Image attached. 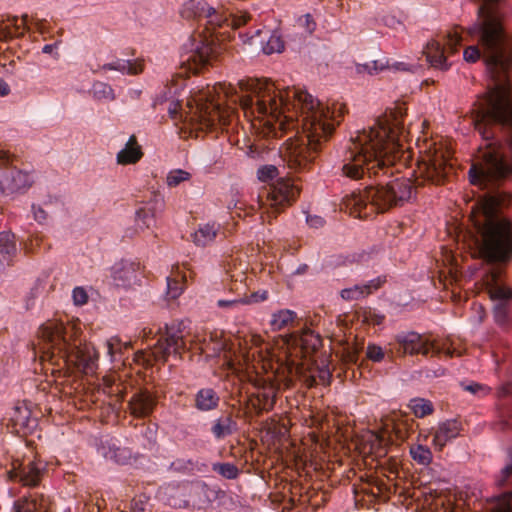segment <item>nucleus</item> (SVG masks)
Here are the masks:
<instances>
[{
    "instance_id": "nucleus-18",
    "label": "nucleus",
    "mask_w": 512,
    "mask_h": 512,
    "mask_svg": "<svg viewBox=\"0 0 512 512\" xmlns=\"http://www.w3.org/2000/svg\"><path fill=\"white\" fill-rule=\"evenodd\" d=\"M495 485L508 490L494 498L491 512H512V458L495 476Z\"/></svg>"
},
{
    "instance_id": "nucleus-47",
    "label": "nucleus",
    "mask_w": 512,
    "mask_h": 512,
    "mask_svg": "<svg viewBox=\"0 0 512 512\" xmlns=\"http://www.w3.org/2000/svg\"><path fill=\"white\" fill-rule=\"evenodd\" d=\"M385 440L381 437H376L375 441L371 445L372 453L376 458H382L387 455V447Z\"/></svg>"
},
{
    "instance_id": "nucleus-62",
    "label": "nucleus",
    "mask_w": 512,
    "mask_h": 512,
    "mask_svg": "<svg viewBox=\"0 0 512 512\" xmlns=\"http://www.w3.org/2000/svg\"><path fill=\"white\" fill-rule=\"evenodd\" d=\"M9 92V85L4 80H0V96H6Z\"/></svg>"
},
{
    "instance_id": "nucleus-4",
    "label": "nucleus",
    "mask_w": 512,
    "mask_h": 512,
    "mask_svg": "<svg viewBox=\"0 0 512 512\" xmlns=\"http://www.w3.org/2000/svg\"><path fill=\"white\" fill-rule=\"evenodd\" d=\"M67 329L58 320L43 323L38 330L37 343H33L34 354H39L42 361L59 365V360H62L86 374L93 373L98 361L96 350L87 344L72 343Z\"/></svg>"
},
{
    "instance_id": "nucleus-59",
    "label": "nucleus",
    "mask_w": 512,
    "mask_h": 512,
    "mask_svg": "<svg viewBox=\"0 0 512 512\" xmlns=\"http://www.w3.org/2000/svg\"><path fill=\"white\" fill-rule=\"evenodd\" d=\"M267 298H268V292L267 291L256 292V293H253L251 295V301H253V302L264 301Z\"/></svg>"
},
{
    "instance_id": "nucleus-52",
    "label": "nucleus",
    "mask_w": 512,
    "mask_h": 512,
    "mask_svg": "<svg viewBox=\"0 0 512 512\" xmlns=\"http://www.w3.org/2000/svg\"><path fill=\"white\" fill-rule=\"evenodd\" d=\"M384 282H385V279L378 277L376 279L369 281L365 285H361V287L364 289L363 292H364L365 296L371 294L374 290L379 289Z\"/></svg>"
},
{
    "instance_id": "nucleus-14",
    "label": "nucleus",
    "mask_w": 512,
    "mask_h": 512,
    "mask_svg": "<svg viewBox=\"0 0 512 512\" xmlns=\"http://www.w3.org/2000/svg\"><path fill=\"white\" fill-rule=\"evenodd\" d=\"M182 16L184 18H197L206 19L207 24L215 27H221L224 23H228L232 27H240L247 23L249 15L247 13H241L240 15L234 16L231 19L223 17L213 7L209 6L204 0H188L185 2L182 8Z\"/></svg>"
},
{
    "instance_id": "nucleus-25",
    "label": "nucleus",
    "mask_w": 512,
    "mask_h": 512,
    "mask_svg": "<svg viewBox=\"0 0 512 512\" xmlns=\"http://www.w3.org/2000/svg\"><path fill=\"white\" fill-rule=\"evenodd\" d=\"M220 397L213 388H201L194 397V407L201 412H209L218 408Z\"/></svg>"
},
{
    "instance_id": "nucleus-56",
    "label": "nucleus",
    "mask_w": 512,
    "mask_h": 512,
    "mask_svg": "<svg viewBox=\"0 0 512 512\" xmlns=\"http://www.w3.org/2000/svg\"><path fill=\"white\" fill-rule=\"evenodd\" d=\"M499 397L512 396V382L502 385L498 390Z\"/></svg>"
},
{
    "instance_id": "nucleus-32",
    "label": "nucleus",
    "mask_w": 512,
    "mask_h": 512,
    "mask_svg": "<svg viewBox=\"0 0 512 512\" xmlns=\"http://www.w3.org/2000/svg\"><path fill=\"white\" fill-rule=\"evenodd\" d=\"M105 70H117L126 74H138L143 70L142 63L130 60H116L103 66Z\"/></svg>"
},
{
    "instance_id": "nucleus-46",
    "label": "nucleus",
    "mask_w": 512,
    "mask_h": 512,
    "mask_svg": "<svg viewBox=\"0 0 512 512\" xmlns=\"http://www.w3.org/2000/svg\"><path fill=\"white\" fill-rule=\"evenodd\" d=\"M364 289L361 287V285H355L352 288H346L341 291V297L344 300H356L360 297H364Z\"/></svg>"
},
{
    "instance_id": "nucleus-33",
    "label": "nucleus",
    "mask_w": 512,
    "mask_h": 512,
    "mask_svg": "<svg viewBox=\"0 0 512 512\" xmlns=\"http://www.w3.org/2000/svg\"><path fill=\"white\" fill-rule=\"evenodd\" d=\"M16 251L15 236L10 231L0 233V263L8 261Z\"/></svg>"
},
{
    "instance_id": "nucleus-27",
    "label": "nucleus",
    "mask_w": 512,
    "mask_h": 512,
    "mask_svg": "<svg viewBox=\"0 0 512 512\" xmlns=\"http://www.w3.org/2000/svg\"><path fill=\"white\" fill-rule=\"evenodd\" d=\"M461 430V425L457 420H447L441 423L434 433L433 441L435 445L442 448L446 443L456 438Z\"/></svg>"
},
{
    "instance_id": "nucleus-22",
    "label": "nucleus",
    "mask_w": 512,
    "mask_h": 512,
    "mask_svg": "<svg viewBox=\"0 0 512 512\" xmlns=\"http://www.w3.org/2000/svg\"><path fill=\"white\" fill-rule=\"evenodd\" d=\"M157 404L156 397L146 389L139 390L129 400L131 414L138 418L149 416Z\"/></svg>"
},
{
    "instance_id": "nucleus-44",
    "label": "nucleus",
    "mask_w": 512,
    "mask_h": 512,
    "mask_svg": "<svg viewBox=\"0 0 512 512\" xmlns=\"http://www.w3.org/2000/svg\"><path fill=\"white\" fill-rule=\"evenodd\" d=\"M494 319L499 324H504L508 318V302L502 301L495 304L494 309Z\"/></svg>"
},
{
    "instance_id": "nucleus-21",
    "label": "nucleus",
    "mask_w": 512,
    "mask_h": 512,
    "mask_svg": "<svg viewBox=\"0 0 512 512\" xmlns=\"http://www.w3.org/2000/svg\"><path fill=\"white\" fill-rule=\"evenodd\" d=\"M139 269V263L121 260L111 268V276L117 286L126 288L137 282Z\"/></svg>"
},
{
    "instance_id": "nucleus-58",
    "label": "nucleus",
    "mask_w": 512,
    "mask_h": 512,
    "mask_svg": "<svg viewBox=\"0 0 512 512\" xmlns=\"http://www.w3.org/2000/svg\"><path fill=\"white\" fill-rule=\"evenodd\" d=\"M191 461H183V460H177V461H174L172 464H171V468L177 470V471H182V470H185L188 468V465H191Z\"/></svg>"
},
{
    "instance_id": "nucleus-40",
    "label": "nucleus",
    "mask_w": 512,
    "mask_h": 512,
    "mask_svg": "<svg viewBox=\"0 0 512 512\" xmlns=\"http://www.w3.org/2000/svg\"><path fill=\"white\" fill-rule=\"evenodd\" d=\"M361 351V348L356 344H348L346 343L341 351V359L347 365H354L358 361V356Z\"/></svg>"
},
{
    "instance_id": "nucleus-49",
    "label": "nucleus",
    "mask_w": 512,
    "mask_h": 512,
    "mask_svg": "<svg viewBox=\"0 0 512 512\" xmlns=\"http://www.w3.org/2000/svg\"><path fill=\"white\" fill-rule=\"evenodd\" d=\"M462 387L465 391L474 395H486L490 391L488 387L479 383L462 384Z\"/></svg>"
},
{
    "instance_id": "nucleus-15",
    "label": "nucleus",
    "mask_w": 512,
    "mask_h": 512,
    "mask_svg": "<svg viewBox=\"0 0 512 512\" xmlns=\"http://www.w3.org/2000/svg\"><path fill=\"white\" fill-rule=\"evenodd\" d=\"M256 391L248 397V408L255 416L271 411L276 403L278 388L268 380H257Z\"/></svg>"
},
{
    "instance_id": "nucleus-43",
    "label": "nucleus",
    "mask_w": 512,
    "mask_h": 512,
    "mask_svg": "<svg viewBox=\"0 0 512 512\" xmlns=\"http://www.w3.org/2000/svg\"><path fill=\"white\" fill-rule=\"evenodd\" d=\"M108 354L114 357L117 353H121L122 348L129 349L131 347L130 342L122 343L120 338L112 337L106 342Z\"/></svg>"
},
{
    "instance_id": "nucleus-7",
    "label": "nucleus",
    "mask_w": 512,
    "mask_h": 512,
    "mask_svg": "<svg viewBox=\"0 0 512 512\" xmlns=\"http://www.w3.org/2000/svg\"><path fill=\"white\" fill-rule=\"evenodd\" d=\"M181 323L165 324L164 332L158 329L161 334L157 343L149 350H139L134 354V361L148 368L154 363H165L170 355L181 359L185 351V341L181 330Z\"/></svg>"
},
{
    "instance_id": "nucleus-55",
    "label": "nucleus",
    "mask_w": 512,
    "mask_h": 512,
    "mask_svg": "<svg viewBox=\"0 0 512 512\" xmlns=\"http://www.w3.org/2000/svg\"><path fill=\"white\" fill-rule=\"evenodd\" d=\"M363 70L367 71L369 74L377 73L378 71L383 70V66H378L377 61H373L371 63H367L362 65Z\"/></svg>"
},
{
    "instance_id": "nucleus-64",
    "label": "nucleus",
    "mask_w": 512,
    "mask_h": 512,
    "mask_svg": "<svg viewBox=\"0 0 512 512\" xmlns=\"http://www.w3.org/2000/svg\"><path fill=\"white\" fill-rule=\"evenodd\" d=\"M153 335V330L151 328H144L142 330V338L149 339Z\"/></svg>"
},
{
    "instance_id": "nucleus-51",
    "label": "nucleus",
    "mask_w": 512,
    "mask_h": 512,
    "mask_svg": "<svg viewBox=\"0 0 512 512\" xmlns=\"http://www.w3.org/2000/svg\"><path fill=\"white\" fill-rule=\"evenodd\" d=\"M384 315L378 314L375 311L369 310L364 313V322L372 325H380L384 321Z\"/></svg>"
},
{
    "instance_id": "nucleus-54",
    "label": "nucleus",
    "mask_w": 512,
    "mask_h": 512,
    "mask_svg": "<svg viewBox=\"0 0 512 512\" xmlns=\"http://www.w3.org/2000/svg\"><path fill=\"white\" fill-rule=\"evenodd\" d=\"M375 487L377 489L378 494H381L382 496L389 498V494L392 492L391 486L387 485L383 481H377Z\"/></svg>"
},
{
    "instance_id": "nucleus-23",
    "label": "nucleus",
    "mask_w": 512,
    "mask_h": 512,
    "mask_svg": "<svg viewBox=\"0 0 512 512\" xmlns=\"http://www.w3.org/2000/svg\"><path fill=\"white\" fill-rule=\"evenodd\" d=\"M10 422L18 434L31 432L37 426V419L31 416V410L26 405H16L12 409Z\"/></svg>"
},
{
    "instance_id": "nucleus-41",
    "label": "nucleus",
    "mask_w": 512,
    "mask_h": 512,
    "mask_svg": "<svg viewBox=\"0 0 512 512\" xmlns=\"http://www.w3.org/2000/svg\"><path fill=\"white\" fill-rule=\"evenodd\" d=\"M490 298L498 302H508L512 298V290L509 288L498 286L497 284L490 285L489 287Z\"/></svg>"
},
{
    "instance_id": "nucleus-42",
    "label": "nucleus",
    "mask_w": 512,
    "mask_h": 512,
    "mask_svg": "<svg viewBox=\"0 0 512 512\" xmlns=\"http://www.w3.org/2000/svg\"><path fill=\"white\" fill-rule=\"evenodd\" d=\"M104 456L118 464H124L129 459V451L125 448L109 447Z\"/></svg>"
},
{
    "instance_id": "nucleus-19",
    "label": "nucleus",
    "mask_w": 512,
    "mask_h": 512,
    "mask_svg": "<svg viewBox=\"0 0 512 512\" xmlns=\"http://www.w3.org/2000/svg\"><path fill=\"white\" fill-rule=\"evenodd\" d=\"M32 184L33 177L16 168L6 170L0 177V191L6 196L25 192Z\"/></svg>"
},
{
    "instance_id": "nucleus-48",
    "label": "nucleus",
    "mask_w": 512,
    "mask_h": 512,
    "mask_svg": "<svg viewBox=\"0 0 512 512\" xmlns=\"http://www.w3.org/2000/svg\"><path fill=\"white\" fill-rule=\"evenodd\" d=\"M277 168L273 165H266L258 169L257 175L259 180L268 181L277 176Z\"/></svg>"
},
{
    "instance_id": "nucleus-63",
    "label": "nucleus",
    "mask_w": 512,
    "mask_h": 512,
    "mask_svg": "<svg viewBox=\"0 0 512 512\" xmlns=\"http://www.w3.org/2000/svg\"><path fill=\"white\" fill-rule=\"evenodd\" d=\"M136 214H137L138 220H140V221H150L152 218H154V214L151 215V218L147 214H144L142 216V214H143L142 210L137 211Z\"/></svg>"
},
{
    "instance_id": "nucleus-10",
    "label": "nucleus",
    "mask_w": 512,
    "mask_h": 512,
    "mask_svg": "<svg viewBox=\"0 0 512 512\" xmlns=\"http://www.w3.org/2000/svg\"><path fill=\"white\" fill-rule=\"evenodd\" d=\"M218 48L212 35L202 36L194 34L185 44L181 64L187 71L197 73L201 68L210 64L217 58Z\"/></svg>"
},
{
    "instance_id": "nucleus-26",
    "label": "nucleus",
    "mask_w": 512,
    "mask_h": 512,
    "mask_svg": "<svg viewBox=\"0 0 512 512\" xmlns=\"http://www.w3.org/2000/svg\"><path fill=\"white\" fill-rule=\"evenodd\" d=\"M143 156L141 146L134 135L130 136L125 146L117 153L116 162L120 165L137 163Z\"/></svg>"
},
{
    "instance_id": "nucleus-13",
    "label": "nucleus",
    "mask_w": 512,
    "mask_h": 512,
    "mask_svg": "<svg viewBox=\"0 0 512 512\" xmlns=\"http://www.w3.org/2000/svg\"><path fill=\"white\" fill-rule=\"evenodd\" d=\"M510 200V194L497 192L485 196L481 201L471 206L470 217L473 224H512L502 214V207Z\"/></svg>"
},
{
    "instance_id": "nucleus-28",
    "label": "nucleus",
    "mask_w": 512,
    "mask_h": 512,
    "mask_svg": "<svg viewBox=\"0 0 512 512\" xmlns=\"http://www.w3.org/2000/svg\"><path fill=\"white\" fill-rule=\"evenodd\" d=\"M296 312L290 309H281L271 315L270 326L272 331H280L295 327Z\"/></svg>"
},
{
    "instance_id": "nucleus-12",
    "label": "nucleus",
    "mask_w": 512,
    "mask_h": 512,
    "mask_svg": "<svg viewBox=\"0 0 512 512\" xmlns=\"http://www.w3.org/2000/svg\"><path fill=\"white\" fill-rule=\"evenodd\" d=\"M461 32L458 28H452L445 34L438 35L430 40L425 49L424 54L429 64L437 69L447 70L450 67L448 58L458 50L461 43Z\"/></svg>"
},
{
    "instance_id": "nucleus-29",
    "label": "nucleus",
    "mask_w": 512,
    "mask_h": 512,
    "mask_svg": "<svg viewBox=\"0 0 512 512\" xmlns=\"http://www.w3.org/2000/svg\"><path fill=\"white\" fill-rule=\"evenodd\" d=\"M237 430V423L230 414L217 418L211 426V433L217 440L232 435Z\"/></svg>"
},
{
    "instance_id": "nucleus-9",
    "label": "nucleus",
    "mask_w": 512,
    "mask_h": 512,
    "mask_svg": "<svg viewBox=\"0 0 512 512\" xmlns=\"http://www.w3.org/2000/svg\"><path fill=\"white\" fill-rule=\"evenodd\" d=\"M412 191L411 182L406 178L394 179L385 186L378 185L376 187H367L363 195L357 199H353L354 205L359 206L354 213H357V217L362 219L363 213L360 206L364 201L367 200L372 206L385 210L393 204L409 200L412 196Z\"/></svg>"
},
{
    "instance_id": "nucleus-53",
    "label": "nucleus",
    "mask_w": 512,
    "mask_h": 512,
    "mask_svg": "<svg viewBox=\"0 0 512 512\" xmlns=\"http://www.w3.org/2000/svg\"><path fill=\"white\" fill-rule=\"evenodd\" d=\"M32 212H33L34 220L39 223H41L42 221H45L47 219L46 211L43 208H41L40 206L33 205Z\"/></svg>"
},
{
    "instance_id": "nucleus-24",
    "label": "nucleus",
    "mask_w": 512,
    "mask_h": 512,
    "mask_svg": "<svg viewBox=\"0 0 512 512\" xmlns=\"http://www.w3.org/2000/svg\"><path fill=\"white\" fill-rule=\"evenodd\" d=\"M50 505L49 497L33 493L16 501L14 503V510L15 512H49Z\"/></svg>"
},
{
    "instance_id": "nucleus-5",
    "label": "nucleus",
    "mask_w": 512,
    "mask_h": 512,
    "mask_svg": "<svg viewBox=\"0 0 512 512\" xmlns=\"http://www.w3.org/2000/svg\"><path fill=\"white\" fill-rule=\"evenodd\" d=\"M446 232L490 262L505 261L512 253V226H446Z\"/></svg>"
},
{
    "instance_id": "nucleus-16",
    "label": "nucleus",
    "mask_w": 512,
    "mask_h": 512,
    "mask_svg": "<svg viewBox=\"0 0 512 512\" xmlns=\"http://www.w3.org/2000/svg\"><path fill=\"white\" fill-rule=\"evenodd\" d=\"M43 472L44 466L40 461L15 460L11 470L8 471V477L10 480L20 482L23 486L35 487L40 483Z\"/></svg>"
},
{
    "instance_id": "nucleus-6",
    "label": "nucleus",
    "mask_w": 512,
    "mask_h": 512,
    "mask_svg": "<svg viewBox=\"0 0 512 512\" xmlns=\"http://www.w3.org/2000/svg\"><path fill=\"white\" fill-rule=\"evenodd\" d=\"M166 502L176 509L192 511L208 510L212 503L225 496L217 486H210L202 480L186 481L170 485L165 489Z\"/></svg>"
},
{
    "instance_id": "nucleus-45",
    "label": "nucleus",
    "mask_w": 512,
    "mask_h": 512,
    "mask_svg": "<svg viewBox=\"0 0 512 512\" xmlns=\"http://www.w3.org/2000/svg\"><path fill=\"white\" fill-rule=\"evenodd\" d=\"M366 357L373 362H381L385 357V353L380 346L369 343L366 348Z\"/></svg>"
},
{
    "instance_id": "nucleus-1",
    "label": "nucleus",
    "mask_w": 512,
    "mask_h": 512,
    "mask_svg": "<svg viewBox=\"0 0 512 512\" xmlns=\"http://www.w3.org/2000/svg\"><path fill=\"white\" fill-rule=\"evenodd\" d=\"M171 89L161 97L170 101L168 112L172 119L181 120L200 129L213 127L217 122L229 123L232 110L223 108L220 100L239 103L247 118L258 119L276 132L300 129L302 135L289 138L282 154L295 166H304L314 158V153L329 138L346 111L340 102L321 103L306 91L287 88L278 89L269 80H242L238 86L219 83L191 92L187 110L182 111L178 100H173Z\"/></svg>"
},
{
    "instance_id": "nucleus-57",
    "label": "nucleus",
    "mask_w": 512,
    "mask_h": 512,
    "mask_svg": "<svg viewBox=\"0 0 512 512\" xmlns=\"http://www.w3.org/2000/svg\"><path fill=\"white\" fill-rule=\"evenodd\" d=\"M300 21H305L306 30L308 33H312L315 29V22L312 20L311 16L309 14L305 15L303 18L300 19Z\"/></svg>"
},
{
    "instance_id": "nucleus-2",
    "label": "nucleus",
    "mask_w": 512,
    "mask_h": 512,
    "mask_svg": "<svg viewBox=\"0 0 512 512\" xmlns=\"http://www.w3.org/2000/svg\"><path fill=\"white\" fill-rule=\"evenodd\" d=\"M501 0H480L478 18L468 33L478 40L479 46H468L463 52L466 62L474 63L484 57L487 69L494 85L481 99L474 117L475 128L488 141L489 149L482 154V161L471 166L470 182L474 185L487 187L490 183L512 174V163L507 162L496 148H491L492 133L487 124L497 122L504 125L512 123V102L510 86L506 82V73L511 65L509 43L500 23L494 5Z\"/></svg>"
},
{
    "instance_id": "nucleus-39",
    "label": "nucleus",
    "mask_w": 512,
    "mask_h": 512,
    "mask_svg": "<svg viewBox=\"0 0 512 512\" xmlns=\"http://www.w3.org/2000/svg\"><path fill=\"white\" fill-rule=\"evenodd\" d=\"M284 48L281 37L275 33L269 34L265 43H263L262 51L267 54L280 53Z\"/></svg>"
},
{
    "instance_id": "nucleus-30",
    "label": "nucleus",
    "mask_w": 512,
    "mask_h": 512,
    "mask_svg": "<svg viewBox=\"0 0 512 512\" xmlns=\"http://www.w3.org/2000/svg\"><path fill=\"white\" fill-rule=\"evenodd\" d=\"M184 281H186L185 273L179 270L178 265H174L171 275L167 277V296L170 299H176L182 294Z\"/></svg>"
},
{
    "instance_id": "nucleus-61",
    "label": "nucleus",
    "mask_w": 512,
    "mask_h": 512,
    "mask_svg": "<svg viewBox=\"0 0 512 512\" xmlns=\"http://www.w3.org/2000/svg\"><path fill=\"white\" fill-rule=\"evenodd\" d=\"M395 70L408 71L411 67L403 62H395L391 66Z\"/></svg>"
},
{
    "instance_id": "nucleus-3",
    "label": "nucleus",
    "mask_w": 512,
    "mask_h": 512,
    "mask_svg": "<svg viewBox=\"0 0 512 512\" xmlns=\"http://www.w3.org/2000/svg\"><path fill=\"white\" fill-rule=\"evenodd\" d=\"M404 115V107L397 106L351 136L342 159L343 174L359 179L365 173L376 175L377 170L392 165L402 152Z\"/></svg>"
},
{
    "instance_id": "nucleus-31",
    "label": "nucleus",
    "mask_w": 512,
    "mask_h": 512,
    "mask_svg": "<svg viewBox=\"0 0 512 512\" xmlns=\"http://www.w3.org/2000/svg\"><path fill=\"white\" fill-rule=\"evenodd\" d=\"M191 228L189 231L191 240L198 246L208 245L217 235L214 226H198V229H195V226H193Z\"/></svg>"
},
{
    "instance_id": "nucleus-34",
    "label": "nucleus",
    "mask_w": 512,
    "mask_h": 512,
    "mask_svg": "<svg viewBox=\"0 0 512 512\" xmlns=\"http://www.w3.org/2000/svg\"><path fill=\"white\" fill-rule=\"evenodd\" d=\"M408 407L417 418H424L434 412V406L430 400L424 398H413Z\"/></svg>"
},
{
    "instance_id": "nucleus-50",
    "label": "nucleus",
    "mask_w": 512,
    "mask_h": 512,
    "mask_svg": "<svg viewBox=\"0 0 512 512\" xmlns=\"http://www.w3.org/2000/svg\"><path fill=\"white\" fill-rule=\"evenodd\" d=\"M73 301L76 305L81 306L87 303L88 295L82 287H76L72 293Z\"/></svg>"
},
{
    "instance_id": "nucleus-38",
    "label": "nucleus",
    "mask_w": 512,
    "mask_h": 512,
    "mask_svg": "<svg viewBox=\"0 0 512 512\" xmlns=\"http://www.w3.org/2000/svg\"><path fill=\"white\" fill-rule=\"evenodd\" d=\"M410 454L413 460L421 465H428L432 460L430 449L423 445L412 446L410 448Z\"/></svg>"
},
{
    "instance_id": "nucleus-20",
    "label": "nucleus",
    "mask_w": 512,
    "mask_h": 512,
    "mask_svg": "<svg viewBox=\"0 0 512 512\" xmlns=\"http://www.w3.org/2000/svg\"><path fill=\"white\" fill-rule=\"evenodd\" d=\"M298 193V188L290 180L279 179L270 187L267 200L276 208L293 201Z\"/></svg>"
},
{
    "instance_id": "nucleus-17",
    "label": "nucleus",
    "mask_w": 512,
    "mask_h": 512,
    "mask_svg": "<svg viewBox=\"0 0 512 512\" xmlns=\"http://www.w3.org/2000/svg\"><path fill=\"white\" fill-rule=\"evenodd\" d=\"M285 343L295 350L296 356L306 357L322 346V338L310 328H304L286 336Z\"/></svg>"
},
{
    "instance_id": "nucleus-60",
    "label": "nucleus",
    "mask_w": 512,
    "mask_h": 512,
    "mask_svg": "<svg viewBox=\"0 0 512 512\" xmlns=\"http://www.w3.org/2000/svg\"><path fill=\"white\" fill-rule=\"evenodd\" d=\"M240 303H243L242 300H219L218 301V306L219 307H228V306H235V305H238Z\"/></svg>"
},
{
    "instance_id": "nucleus-8",
    "label": "nucleus",
    "mask_w": 512,
    "mask_h": 512,
    "mask_svg": "<svg viewBox=\"0 0 512 512\" xmlns=\"http://www.w3.org/2000/svg\"><path fill=\"white\" fill-rule=\"evenodd\" d=\"M419 151L418 173L421 177L434 182H441L452 168L450 152L433 140L417 139Z\"/></svg>"
},
{
    "instance_id": "nucleus-11",
    "label": "nucleus",
    "mask_w": 512,
    "mask_h": 512,
    "mask_svg": "<svg viewBox=\"0 0 512 512\" xmlns=\"http://www.w3.org/2000/svg\"><path fill=\"white\" fill-rule=\"evenodd\" d=\"M392 350L397 356L403 357L405 355H423L439 356L442 353H447L451 356L449 351H445L435 340L414 332H400L395 335Z\"/></svg>"
},
{
    "instance_id": "nucleus-35",
    "label": "nucleus",
    "mask_w": 512,
    "mask_h": 512,
    "mask_svg": "<svg viewBox=\"0 0 512 512\" xmlns=\"http://www.w3.org/2000/svg\"><path fill=\"white\" fill-rule=\"evenodd\" d=\"M212 470L221 475L223 478L229 480L236 479L240 474V470L238 469V467L228 462L214 463L212 465Z\"/></svg>"
},
{
    "instance_id": "nucleus-36",
    "label": "nucleus",
    "mask_w": 512,
    "mask_h": 512,
    "mask_svg": "<svg viewBox=\"0 0 512 512\" xmlns=\"http://www.w3.org/2000/svg\"><path fill=\"white\" fill-rule=\"evenodd\" d=\"M93 96L99 101H112L115 94L112 87L106 83L97 82L92 87Z\"/></svg>"
},
{
    "instance_id": "nucleus-37",
    "label": "nucleus",
    "mask_w": 512,
    "mask_h": 512,
    "mask_svg": "<svg viewBox=\"0 0 512 512\" xmlns=\"http://www.w3.org/2000/svg\"><path fill=\"white\" fill-rule=\"evenodd\" d=\"M191 174L183 169H173L167 173L166 184L168 187H177L181 183L189 181Z\"/></svg>"
}]
</instances>
